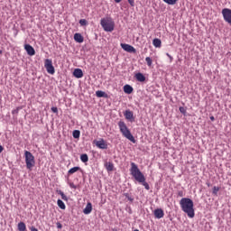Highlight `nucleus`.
Wrapping results in <instances>:
<instances>
[{
	"mask_svg": "<svg viewBox=\"0 0 231 231\" xmlns=\"http://www.w3.org/2000/svg\"><path fill=\"white\" fill-rule=\"evenodd\" d=\"M21 109H23V106L16 107L14 110L12 111L13 115H18Z\"/></svg>",
	"mask_w": 231,
	"mask_h": 231,
	"instance_id": "obj_33",
	"label": "nucleus"
},
{
	"mask_svg": "<svg viewBox=\"0 0 231 231\" xmlns=\"http://www.w3.org/2000/svg\"><path fill=\"white\" fill-rule=\"evenodd\" d=\"M113 169H115V165H113L112 162H109L108 164H106V171H113Z\"/></svg>",
	"mask_w": 231,
	"mask_h": 231,
	"instance_id": "obj_29",
	"label": "nucleus"
},
{
	"mask_svg": "<svg viewBox=\"0 0 231 231\" xmlns=\"http://www.w3.org/2000/svg\"><path fill=\"white\" fill-rule=\"evenodd\" d=\"M166 5H174L178 3V0H162Z\"/></svg>",
	"mask_w": 231,
	"mask_h": 231,
	"instance_id": "obj_26",
	"label": "nucleus"
},
{
	"mask_svg": "<svg viewBox=\"0 0 231 231\" xmlns=\"http://www.w3.org/2000/svg\"><path fill=\"white\" fill-rule=\"evenodd\" d=\"M124 115L126 120H129V122H134V114L133 111L125 110Z\"/></svg>",
	"mask_w": 231,
	"mask_h": 231,
	"instance_id": "obj_9",
	"label": "nucleus"
},
{
	"mask_svg": "<svg viewBox=\"0 0 231 231\" xmlns=\"http://www.w3.org/2000/svg\"><path fill=\"white\" fill-rule=\"evenodd\" d=\"M25 156V163H26V169L28 171H32L35 167V156L31 152L25 151L24 152Z\"/></svg>",
	"mask_w": 231,
	"mask_h": 231,
	"instance_id": "obj_5",
	"label": "nucleus"
},
{
	"mask_svg": "<svg viewBox=\"0 0 231 231\" xmlns=\"http://www.w3.org/2000/svg\"><path fill=\"white\" fill-rule=\"evenodd\" d=\"M3 151H5V148L2 145H0V154L3 152Z\"/></svg>",
	"mask_w": 231,
	"mask_h": 231,
	"instance_id": "obj_41",
	"label": "nucleus"
},
{
	"mask_svg": "<svg viewBox=\"0 0 231 231\" xmlns=\"http://www.w3.org/2000/svg\"><path fill=\"white\" fill-rule=\"evenodd\" d=\"M222 15L226 23H228V24L231 25V9L224 8L222 10Z\"/></svg>",
	"mask_w": 231,
	"mask_h": 231,
	"instance_id": "obj_7",
	"label": "nucleus"
},
{
	"mask_svg": "<svg viewBox=\"0 0 231 231\" xmlns=\"http://www.w3.org/2000/svg\"><path fill=\"white\" fill-rule=\"evenodd\" d=\"M79 24L80 26H88V20L86 19L79 20Z\"/></svg>",
	"mask_w": 231,
	"mask_h": 231,
	"instance_id": "obj_31",
	"label": "nucleus"
},
{
	"mask_svg": "<svg viewBox=\"0 0 231 231\" xmlns=\"http://www.w3.org/2000/svg\"><path fill=\"white\" fill-rule=\"evenodd\" d=\"M44 68L47 69V73H49L50 75H55V67H53V62L51 61V60H45Z\"/></svg>",
	"mask_w": 231,
	"mask_h": 231,
	"instance_id": "obj_6",
	"label": "nucleus"
},
{
	"mask_svg": "<svg viewBox=\"0 0 231 231\" xmlns=\"http://www.w3.org/2000/svg\"><path fill=\"white\" fill-rule=\"evenodd\" d=\"M80 160L81 162H83V163H88V162H89V157L88 156V154L83 153L80 155Z\"/></svg>",
	"mask_w": 231,
	"mask_h": 231,
	"instance_id": "obj_20",
	"label": "nucleus"
},
{
	"mask_svg": "<svg viewBox=\"0 0 231 231\" xmlns=\"http://www.w3.org/2000/svg\"><path fill=\"white\" fill-rule=\"evenodd\" d=\"M73 76L76 79H82V77H84V72L80 69H75L73 71Z\"/></svg>",
	"mask_w": 231,
	"mask_h": 231,
	"instance_id": "obj_13",
	"label": "nucleus"
},
{
	"mask_svg": "<svg viewBox=\"0 0 231 231\" xmlns=\"http://www.w3.org/2000/svg\"><path fill=\"white\" fill-rule=\"evenodd\" d=\"M91 210H93V205L91 202L87 203L86 208L83 209L84 214H91Z\"/></svg>",
	"mask_w": 231,
	"mask_h": 231,
	"instance_id": "obj_14",
	"label": "nucleus"
},
{
	"mask_svg": "<svg viewBox=\"0 0 231 231\" xmlns=\"http://www.w3.org/2000/svg\"><path fill=\"white\" fill-rule=\"evenodd\" d=\"M152 44L155 48H162V40L155 38L152 41Z\"/></svg>",
	"mask_w": 231,
	"mask_h": 231,
	"instance_id": "obj_19",
	"label": "nucleus"
},
{
	"mask_svg": "<svg viewBox=\"0 0 231 231\" xmlns=\"http://www.w3.org/2000/svg\"><path fill=\"white\" fill-rule=\"evenodd\" d=\"M3 53V51H0V54Z\"/></svg>",
	"mask_w": 231,
	"mask_h": 231,
	"instance_id": "obj_45",
	"label": "nucleus"
},
{
	"mask_svg": "<svg viewBox=\"0 0 231 231\" xmlns=\"http://www.w3.org/2000/svg\"><path fill=\"white\" fill-rule=\"evenodd\" d=\"M117 125L123 136H125V138H127V140H129L133 143H136V140L134 139V136H133V134H131V131L129 130V128H127V125H125V122L119 121Z\"/></svg>",
	"mask_w": 231,
	"mask_h": 231,
	"instance_id": "obj_3",
	"label": "nucleus"
},
{
	"mask_svg": "<svg viewBox=\"0 0 231 231\" xmlns=\"http://www.w3.org/2000/svg\"><path fill=\"white\" fill-rule=\"evenodd\" d=\"M179 111L181 113V115H187V109L183 106H180Z\"/></svg>",
	"mask_w": 231,
	"mask_h": 231,
	"instance_id": "obj_32",
	"label": "nucleus"
},
{
	"mask_svg": "<svg viewBox=\"0 0 231 231\" xmlns=\"http://www.w3.org/2000/svg\"><path fill=\"white\" fill-rule=\"evenodd\" d=\"M208 187H210V183H208Z\"/></svg>",
	"mask_w": 231,
	"mask_h": 231,
	"instance_id": "obj_44",
	"label": "nucleus"
},
{
	"mask_svg": "<svg viewBox=\"0 0 231 231\" xmlns=\"http://www.w3.org/2000/svg\"><path fill=\"white\" fill-rule=\"evenodd\" d=\"M18 230L19 231H26V224L24 222L18 223Z\"/></svg>",
	"mask_w": 231,
	"mask_h": 231,
	"instance_id": "obj_24",
	"label": "nucleus"
},
{
	"mask_svg": "<svg viewBox=\"0 0 231 231\" xmlns=\"http://www.w3.org/2000/svg\"><path fill=\"white\" fill-rule=\"evenodd\" d=\"M24 50L26 51V52H27L31 57H33V55H35V49H33L32 45H30V44H25V45H24Z\"/></svg>",
	"mask_w": 231,
	"mask_h": 231,
	"instance_id": "obj_10",
	"label": "nucleus"
},
{
	"mask_svg": "<svg viewBox=\"0 0 231 231\" xmlns=\"http://www.w3.org/2000/svg\"><path fill=\"white\" fill-rule=\"evenodd\" d=\"M131 175L133 178H134L135 181H138V183H142L143 186L146 189V190H150L151 187L149 186V183L145 181V175L142 173L140 169L138 168V165L134 162H131V169H130Z\"/></svg>",
	"mask_w": 231,
	"mask_h": 231,
	"instance_id": "obj_1",
	"label": "nucleus"
},
{
	"mask_svg": "<svg viewBox=\"0 0 231 231\" xmlns=\"http://www.w3.org/2000/svg\"><path fill=\"white\" fill-rule=\"evenodd\" d=\"M74 41H76V42H84V36H82V34L77 32L74 34Z\"/></svg>",
	"mask_w": 231,
	"mask_h": 231,
	"instance_id": "obj_16",
	"label": "nucleus"
},
{
	"mask_svg": "<svg viewBox=\"0 0 231 231\" xmlns=\"http://www.w3.org/2000/svg\"><path fill=\"white\" fill-rule=\"evenodd\" d=\"M134 88L131 87V85H125L124 86V92L126 93V95H131L133 93Z\"/></svg>",
	"mask_w": 231,
	"mask_h": 231,
	"instance_id": "obj_18",
	"label": "nucleus"
},
{
	"mask_svg": "<svg viewBox=\"0 0 231 231\" xmlns=\"http://www.w3.org/2000/svg\"><path fill=\"white\" fill-rule=\"evenodd\" d=\"M70 189H77V185H75L73 182L69 183Z\"/></svg>",
	"mask_w": 231,
	"mask_h": 231,
	"instance_id": "obj_35",
	"label": "nucleus"
},
{
	"mask_svg": "<svg viewBox=\"0 0 231 231\" xmlns=\"http://www.w3.org/2000/svg\"><path fill=\"white\" fill-rule=\"evenodd\" d=\"M145 62H146L147 66H152V60L151 59V57H146Z\"/></svg>",
	"mask_w": 231,
	"mask_h": 231,
	"instance_id": "obj_28",
	"label": "nucleus"
},
{
	"mask_svg": "<svg viewBox=\"0 0 231 231\" xmlns=\"http://www.w3.org/2000/svg\"><path fill=\"white\" fill-rule=\"evenodd\" d=\"M51 109L52 113H59V109L57 108V106H52Z\"/></svg>",
	"mask_w": 231,
	"mask_h": 231,
	"instance_id": "obj_34",
	"label": "nucleus"
},
{
	"mask_svg": "<svg viewBox=\"0 0 231 231\" xmlns=\"http://www.w3.org/2000/svg\"><path fill=\"white\" fill-rule=\"evenodd\" d=\"M96 97H97V98H107L109 96L102 90H97L96 92Z\"/></svg>",
	"mask_w": 231,
	"mask_h": 231,
	"instance_id": "obj_15",
	"label": "nucleus"
},
{
	"mask_svg": "<svg viewBox=\"0 0 231 231\" xmlns=\"http://www.w3.org/2000/svg\"><path fill=\"white\" fill-rule=\"evenodd\" d=\"M56 226L59 228V230H60L62 228V224H60V222H57Z\"/></svg>",
	"mask_w": 231,
	"mask_h": 231,
	"instance_id": "obj_36",
	"label": "nucleus"
},
{
	"mask_svg": "<svg viewBox=\"0 0 231 231\" xmlns=\"http://www.w3.org/2000/svg\"><path fill=\"white\" fill-rule=\"evenodd\" d=\"M135 79L138 82H145V76L141 72L135 74Z\"/></svg>",
	"mask_w": 231,
	"mask_h": 231,
	"instance_id": "obj_17",
	"label": "nucleus"
},
{
	"mask_svg": "<svg viewBox=\"0 0 231 231\" xmlns=\"http://www.w3.org/2000/svg\"><path fill=\"white\" fill-rule=\"evenodd\" d=\"M121 48L125 51H127L128 53H135L136 49L133 47V45L126 44V43H121Z\"/></svg>",
	"mask_w": 231,
	"mask_h": 231,
	"instance_id": "obj_8",
	"label": "nucleus"
},
{
	"mask_svg": "<svg viewBox=\"0 0 231 231\" xmlns=\"http://www.w3.org/2000/svg\"><path fill=\"white\" fill-rule=\"evenodd\" d=\"M178 196H180V198H183V191H179Z\"/></svg>",
	"mask_w": 231,
	"mask_h": 231,
	"instance_id": "obj_38",
	"label": "nucleus"
},
{
	"mask_svg": "<svg viewBox=\"0 0 231 231\" xmlns=\"http://www.w3.org/2000/svg\"><path fill=\"white\" fill-rule=\"evenodd\" d=\"M181 210L188 215L189 217H194V201L189 198H182L180 201Z\"/></svg>",
	"mask_w": 231,
	"mask_h": 231,
	"instance_id": "obj_2",
	"label": "nucleus"
},
{
	"mask_svg": "<svg viewBox=\"0 0 231 231\" xmlns=\"http://www.w3.org/2000/svg\"><path fill=\"white\" fill-rule=\"evenodd\" d=\"M115 3H122V0H114Z\"/></svg>",
	"mask_w": 231,
	"mask_h": 231,
	"instance_id": "obj_43",
	"label": "nucleus"
},
{
	"mask_svg": "<svg viewBox=\"0 0 231 231\" xmlns=\"http://www.w3.org/2000/svg\"><path fill=\"white\" fill-rule=\"evenodd\" d=\"M72 136L75 139L80 138V130H74L72 133Z\"/></svg>",
	"mask_w": 231,
	"mask_h": 231,
	"instance_id": "obj_25",
	"label": "nucleus"
},
{
	"mask_svg": "<svg viewBox=\"0 0 231 231\" xmlns=\"http://www.w3.org/2000/svg\"><path fill=\"white\" fill-rule=\"evenodd\" d=\"M210 120H211L212 122H214V121L216 120V118H214V116H210Z\"/></svg>",
	"mask_w": 231,
	"mask_h": 231,
	"instance_id": "obj_42",
	"label": "nucleus"
},
{
	"mask_svg": "<svg viewBox=\"0 0 231 231\" xmlns=\"http://www.w3.org/2000/svg\"><path fill=\"white\" fill-rule=\"evenodd\" d=\"M100 24L105 32H113L115 30V21H113L112 17L102 18Z\"/></svg>",
	"mask_w": 231,
	"mask_h": 231,
	"instance_id": "obj_4",
	"label": "nucleus"
},
{
	"mask_svg": "<svg viewBox=\"0 0 231 231\" xmlns=\"http://www.w3.org/2000/svg\"><path fill=\"white\" fill-rule=\"evenodd\" d=\"M221 188L217 187V186H214L213 187V191H212V195L213 196H217V191L220 190Z\"/></svg>",
	"mask_w": 231,
	"mask_h": 231,
	"instance_id": "obj_27",
	"label": "nucleus"
},
{
	"mask_svg": "<svg viewBox=\"0 0 231 231\" xmlns=\"http://www.w3.org/2000/svg\"><path fill=\"white\" fill-rule=\"evenodd\" d=\"M57 205L61 208V210H66V204H64V201L61 199H58Z\"/></svg>",
	"mask_w": 231,
	"mask_h": 231,
	"instance_id": "obj_23",
	"label": "nucleus"
},
{
	"mask_svg": "<svg viewBox=\"0 0 231 231\" xmlns=\"http://www.w3.org/2000/svg\"><path fill=\"white\" fill-rule=\"evenodd\" d=\"M130 6H134V0H128Z\"/></svg>",
	"mask_w": 231,
	"mask_h": 231,
	"instance_id": "obj_37",
	"label": "nucleus"
},
{
	"mask_svg": "<svg viewBox=\"0 0 231 231\" xmlns=\"http://www.w3.org/2000/svg\"><path fill=\"white\" fill-rule=\"evenodd\" d=\"M166 55H167V57H169L171 62H172V56H171L169 53H167Z\"/></svg>",
	"mask_w": 231,
	"mask_h": 231,
	"instance_id": "obj_40",
	"label": "nucleus"
},
{
	"mask_svg": "<svg viewBox=\"0 0 231 231\" xmlns=\"http://www.w3.org/2000/svg\"><path fill=\"white\" fill-rule=\"evenodd\" d=\"M78 171H82V169H80V167L79 166H75L73 168H71L70 170H69V174H75V172H78Z\"/></svg>",
	"mask_w": 231,
	"mask_h": 231,
	"instance_id": "obj_21",
	"label": "nucleus"
},
{
	"mask_svg": "<svg viewBox=\"0 0 231 231\" xmlns=\"http://www.w3.org/2000/svg\"><path fill=\"white\" fill-rule=\"evenodd\" d=\"M96 145L98 147V149H107V143H106L104 139L97 141Z\"/></svg>",
	"mask_w": 231,
	"mask_h": 231,
	"instance_id": "obj_11",
	"label": "nucleus"
},
{
	"mask_svg": "<svg viewBox=\"0 0 231 231\" xmlns=\"http://www.w3.org/2000/svg\"><path fill=\"white\" fill-rule=\"evenodd\" d=\"M125 198H126V199H128V201H131V203H133V201H134V199L132 198L131 196H129V193H124Z\"/></svg>",
	"mask_w": 231,
	"mask_h": 231,
	"instance_id": "obj_30",
	"label": "nucleus"
},
{
	"mask_svg": "<svg viewBox=\"0 0 231 231\" xmlns=\"http://www.w3.org/2000/svg\"><path fill=\"white\" fill-rule=\"evenodd\" d=\"M31 231H39V229H37V227H35V226H32Z\"/></svg>",
	"mask_w": 231,
	"mask_h": 231,
	"instance_id": "obj_39",
	"label": "nucleus"
},
{
	"mask_svg": "<svg viewBox=\"0 0 231 231\" xmlns=\"http://www.w3.org/2000/svg\"><path fill=\"white\" fill-rule=\"evenodd\" d=\"M57 194H59L60 196H61V199H63V201H68V197L64 194V192L60 189H58Z\"/></svg>",
	"mask_w": 231,
	"mask_h": 231,
	"instance_id": "obj_22",
	"label": "nucleus"
},
{
	"mask_svg": "<svg viewBox=\"0 0 231 231\" xmlns=\"http://www.w3.org/2000/svg\"><path fill=\"white\" fill-rule=\"evenodd\" d=\"M153 214L157 219H162V217H163V216H165V213H163V209H162V208L155 209Z\"/></svg>",
	"mask_w": 231,
	"mask_h": 231,
	"instance_id": "obj_12",
	"label": "nucleus"
}]
</instances>
